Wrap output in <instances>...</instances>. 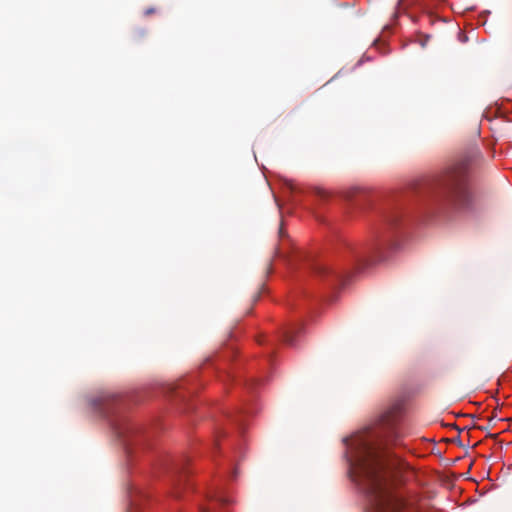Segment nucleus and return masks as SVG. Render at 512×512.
I'll return each mask as SVG.
<instances>
[{
  "instance_id": "nucleus-1",
  "label": "nucleus",
  "mask_w": 512,
  "mask_h": 512,
  "mask_svg": "<svg viewBox=\"0 0 512 512\" xmlns=\"http://www.w3.org/2000/svg\"><path fill=\"white\" fill-rule=\"evenodd\" d=\"M391 440L382 436L355 440L351 462L353 479L365 492L369 512H416L415 508L392 489L399 461L389 451Z\"/></svg>"
},
{
  "instance_id": "nucleus-2",
  "label": "nucleus",
  "mask_w": 512,
  "mask_h": 512,
  "mask_svg": "<svg viewBox=\"0 0 512 512\" xmlns=\"http://www.w3.org/2000/svg\"><path fill=\"white\" fill-rule=\"evenodd\" d=\"M483 162L479 151L451 165L442 179V189L447 201L459 209L473 206L474 196L470 189L469 177L472 171Z\"/></svg>"
},
{
  "instance_id": "nucleus-3",
  "label": "nucleus",
  "mask_w": 512,
  "mask_h": 512,
  "mask_svg": "<svg viewBox=\"0 0 512 512\" xmlns=\"http://www.w3.org/2000/svg\"><path fill=\"white\" fill-rule=\"evenodd\" d=\"M316 272L319 275L332 278L336 282H339V283H342V284H344V282H345L344 275H342L339 272H336L334 269H332L331 267H329L327 265H324V264L317 265Z\"/></svg>"
},
{
  "instance_id": "nucleus-4",
  "label": "nucleus",
  "mask_w": 512,
  "mask_h": 512,
  "mask_svg": "<svg viewBox=\"0 0 512 512\" xmlns=\"http://www.w3.org/2000/svg\"><path fill=\"white\" fill-rule=\"evenodd\" d=\"M110 401L109 395L99 396L91 401L93 408L99 410L100 414L105 416L106 410L108 409V403Z\"/></svg>"
},
{
  "instance_id": "nucleus-5",
  "label": "nucleus",
  "mask_w": 512,
  "mask_h": 512,
  "mask_svg": "<svg viewBox=\"0 0 512 512\" xmlns=\"http://www.w3.org/2000/svg\"><path fill=\"white\" fill-rule=\"evenodd\" d=\"M386 244L382 243V244H379L378 246L374 247L370 253L372 254L371 255V259L369 260L370 262H376V261H383L386 259V255H385V249H386Z\"/></svg>"
},
{
  "instance_id": "nucleus-6",
  "label": "nucleus",
  "mask_w": 512,
  "mask_h": 512,
  "mask_svg": "<svg viewBox=\"0 0 512 512\" xmlns=\"http://www.w3.org/2000/svg\"><path fill=\"white\" fill-rule=\"evenodd\" d=\"M401 220H402V215L400 212H397V211L391 212L386 218V226L389 229H394L399 225Z\"/></svg>"
},
{
  "instance_id": "nucleus-7",
  "label": "nucleus",
  "mask_w": 512,
  "mask_h": 512,
  "mask_svg": "<svg viewBox=\"0 0 512 512\" xmlns=\"http://www.w3.org/2000/svg\"><path fill=\"white\" fill-rule=\"evenodd\" d=\"M397 409L398 408H394L392 411H389L382 416V422L384 425L392 426L395 421Z\"/></svg>"
},
{
  "instance_id": "nucleus-8",
  "label": "nucleus",
  "mask_w": 512,
  "mask_h": 512,
  "mask_svg": "<svg viewBox=\"0 0 512 512\" xmlns=\"http://www.w3.org/2000/svg\"><path fill=\"white\" fill-rule=\"evenodd\" d=\"M300 328H291L284 334V341L288 345H294V336L299 333Z\"/></svg>"
},
{
  "instance_id": "nucleus-9",
  "label": "nucleus",
  "mask_w": 512,
  "mask_h": 512,
  "mask_svg": "<svg viewBox=\"0 0 512 512\" xmlns=\"http://www.w3.org/2000/svg\"><path fill=\"white\" fill-rule=\"evenodd\" d=\"M314 191H315V194L322 199L328 197V195H329V193L322 188H316Z\"/></svg>"
},
{
  "instance_id": "nucleus-10",
  "label": "nucleus",
  "mask_w": 512,
  "mask_h": 512,
  "mask_svg": "<svg viewBox=\"0 0 512 512\" xmlns=\"http://www.w3.org/2000/svg\"><path fill=\"white\" fill-rule=\"evenodd\" d=\"M154 12H155L154 8H148V9L145 10L144 14L146 16H149V15L153 14Z\"/></svg>"
},
{
  "instance_id": "nucleus-11",
  "label": "nucleus",
  "mask_w": 512,
  "mask_h": 512,
  "mask_svg": "<svg viewBox=\"0 0 512 512\" xmlns=\"http://www.w3.org/2000/svg\"><path fill=\"white\" fill-rule=\"evenodd\" d=\"M218 500H219L220 502H222V503H227V502H228V500L224 499L223 497L219 498Z\"/></svg>"
},
{
  "instance_id": "nucleus-12",
  "label": "nucleus",
  "mask_w": 512,
  "mask_h": 512,
  "mask_svg": "<svg viewBox=\"0 0 512 512\" xmlns=\"http://www.w3.org/2000/svg\"><path fill=\"white\" fill-rule=\"evenodd\" d=\"M259 298V294H257L255 297H254V302H256Z\"/></svg>"
},
{
  "instance_id": "nucleus-13",
  "label": "nucleus",
  "mask_w": 512,
  "mask_h": 512,
  "mask_svg": "<svg viewBox=\"0 0 512 512\" xmlns=\"http://www.w3.org/2000/svg\"><path fill=\"white\" fill-rule=\"evenodd\" d=\"M355 257H356L357 259H359V260L361 259V256H360V255H358V254H355Z\"/></svg>"
}]
</instances>
